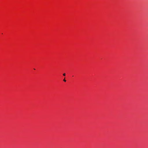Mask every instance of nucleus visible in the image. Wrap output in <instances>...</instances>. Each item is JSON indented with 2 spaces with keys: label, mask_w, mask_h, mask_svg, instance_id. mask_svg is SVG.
<instances>
[{
  "label": "nucleus",
  "mask_w": 148,
  "mask_h": 148,
  "mask_svg": "<svg viewBox=\"0 0 148 148\" xmlns=\"http://www.w3.org/2000/svg\"><path fill=\"white\" fill-rule=\"evenodd\" d=\"M63 81L64 82H66V80L65 79V78H64V79L63 80Z\"/></svg>",
  "instance_id": "1"
},
{
  "label": "nucleus",
  "mask_w": 148,
  "mask_h": 148,
  "mask_svg": "<svg viewBox=\"0 0 148 148\" xmlns=\"http://www.w3.org/2000/svg\"><path fill=\"white\" fill-rule=\"evenodd\" d=\"M66 75V74L65 73H64L63 74V75L64 76H65Z\"/></svg>",
  "instance_id": "2"
}]
</instances>
